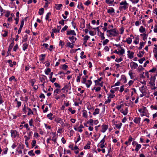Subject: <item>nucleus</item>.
I'll return each instance as SVG.
<instances>
[{
    "mask_svg": "<svg viewBox=\"0 0 157 157\" xmlns=\"http://www.w3.org/2000/svg\"><path fill=\"white\" fill-rule=\"evenodd\" d=\"M106 32L107 35L108 37L115 36L118 35L119 33L118 31L115 28L107 30Z\"/></svg>",
    "mask_w": 157,
    "mask_h": 157,
    "instance_id": "1",
    "label": "nucleus"
},
{
    "mask_svg": "<svg viewBox=\"0 0 157 157\" xmlns=\"http://www.w3.org/2000/svg\"><path fill=\"white\" fill-rule=\"evenodd\" d=\"M120 4L121 6L120 8H121L124 10L127 9L128 6V3L125 0L120 2Z\"/></svg>",
    "mask_w": 157,
    "mask_h": 157,
    "instance_id": "2",
    "label": "nucleus"
},
{
    "mask_svg": "<svg viewBox=\"0 0 157 157\" xmlns=\"http://www.w3.org/2000/svg\"><path fill=\"white\" fill-rule=\"evenodd\" d=\"M157 76V75H155L154 76H151L150 78V81L149 82V84H150L151 86H155V81L156 78L155 77Z\"/></svg>",
    "mask_w": 157,
    "mask_h": 157,
    "instance_id": "3",
    "label": "nucleus"
},
{
    "mask_svg": "<svg viewBox=\"0 0 157 157\" xmlns=\"http://www.w3.org/2000/svg\"><path fill=\"white\" fill-rule=\"evenodd\" d=\"M11 136L13 138H15L16 137L19 135L18 133L16 130H11Z\"/></svg>",
    "mask_w": 157,
    "mask_h": 157,
    "instance_id": "4",
    "label": "nucleus"
},
{
    "mask_svg": "<svg viewBox=\"0 0 157 157\" xmlns=\"http://www.w3.org/2000/svg\"><path fill=\"white\" fill-rule=\"evenodd\" d=\"M59 93V89H56L54 92V97L55 98L58 100L59 99V96L58 94Z\"/></svg>",
    "mask_w": 157,
    "mask_h": 157,
    "instance_id": "5",
    "label": "nucleus"
},
{
    "mask_svg": "<svg viewBox=\"0 0 157 157\" xmlns=\"http://www.w3.org/2000/svg\"><path fill=\"white\" fill-rule=\"evenodd\" d=\"M138 66V64L132 61L130 63V67L132 69H135Z\"/></svg>",
    "mask_w": 157,
    "mask_h": 157,
    "instance_id": "6",
    "label": "nucleus"
},
{
    "mask_svg": "<svg viewBox=\"0 0 157 157\" xmlns=\"http://www.w3.org/2000/svg\"><path fill=\"white\" fill-rule=\"evenodd\" d=\"M108 126L105 124H103L101 126V131L102 132H105L107 129Z\"/></svg>",
    "mask_w": 157,
    "mask_h": 157,
    "instance_id": "7",
    "label": "nucleus"
},
{
    "mask_svg": "<svg viewBox=\"0 0 157 157\" xmlns=\"http://www.w3.org/2000/svg\"><path fill=\"white\" fill-rule=\"evenodd\" d=\"M120 111L124 115H126L128 112V108L127 107H125L124 110L123 109H122L120 110Z\"/></svg>",
    "mask_w": 157,
    "mask_h": 157,
    "instance_id": "8",
    "label": "nucleus"
},
{
    "mask_svg": "<svg viewBox=\"0 0 157 157\" xmlns=\"http://www.w3.org/2000/svg\"><path fill=\"white\" fill-rule=\"evenodd\" d=\"M24 20H22L21 21L20 28H19V29H18V30L17 32L18 34H19L21 33L22 29L24 25Z\"/></svg>",
    "mask_w": 157,
    "mask_h": 157,
    "instance_id": "9",
    "label": "nucleus"
},
{
    "mask_svg": "<svg viewBox=\"0 0 157 157\" xmlns=\"http://www.w3.org/2000/svg\"><path fill=\"white\" fill-rule=\"evenodd\" d=\"M67 35H72L73 36L76 35V33L74 30H71L67 31Z\"/></svg>",
    "mask_w": 157,
    "mask_h": 157,
    "instance_id": "10",
    "label": "nucleus"
},
{
    "mask_svg": "<svg viewBox=\"0 0 157 157\" xmlns=\"http://www.w3.org/2000/svg\"><path fill=\"white\" fill-rule=\"evenodd\" d=\"M51 135V136H50V137L52 138L51 139H52V140L54 141V142L55 143L56 142V135L54 133H52V134H50Z\"/></svg>",
    "mask_w": 157,
    "mask_h": 157,
    "instance_id": "11",
    "label": "nucleus"
},
{
    "mask_svg": "<svg viewBox=\"0 0 157 157\" xmlns=\"http://www.w3.org/2000/svg\"><path fill=\"white\" fill-rule=\"evenodd\" d=\"M141 118L140 117H136L133 121L136 124H139L140 123V121Z\"/></svg>",
    "mask_w": 157,
    "mask_h": 157,
    "instance_id": "12",
    "label": "nucleus"
},
{
    "mask_svg": "<svg viewBox=\"0 0 157 157\" xmlns=\"http://www.w3.org/2000/svg\"><path fill=\"white\" fill-rule=\"evenodd\" d=\"M87 88H89L90 87V86L92 84V82L90 80H88L87 81V82L85 83Z\"/></svg>",
    "mask_w": 157,
    "mask_h": 157,
    "instance_id": "13",
    "label": "nucleus"
},
{
    "mask_svg": "<svg viewBox=\"0 0 157 157\" xmlns=\"http://www.w3.org/2000/svg\"><path fill=\"white\" fill-rule=\"evenodd\" d=\"M91 144V142L90 141H88L87 144L84 147V149H89L90 148V145Z\"/></svg>",
    "mask_w": 157,
    "mask_h": 157,
    "instance_id": "14",
    "label": "nucleus"
},
{
    "mask_svg": "<svg viewBox=\"0 0 157 157\" xmlns=\"http://www.w3.org/2000/svg\"><path fill=\"white\" fill-rule=\"evenodd\" d=\"M100 109L98 108H96L94 110V111L93 113V114L94 116H96V115L99 113Z\"/></svg>",
    "mask_w": 157,
    "mask_h": 157,
    "instance_id": "15",
    "label": "nucleus"
},
{
    "mask_svg": "<svg viewBox=\"0 0 157 157\" xmlns=\"http://www.w3.org/2000/svg\"><path fill=\"white\" fill-rule=\"evenodd\" d=\"M114 9L113 8H111L110 9L108 10L107 13H109L112 14V13L114 12Z\"/></svg>",
    "mask_w": 157,
    "mask_h": 157,
    "instance_id": "16",
    "label": "nucleus"
},
{
    "mask_svg": "<svg viewBox=\"0 0 157 157\" xmlns=\"http://www.w3.org/2000/svg\"><path fill=\"white\" fill-rule=\"evenodd\" d=\"M135 151H136L137 152L141 148V145L140 144H139L138 143L136 144Z\"/></svg>",
    "mask_w": 157,
    "mask_h": 157,
    "instance_id": "17",
    "label": "nucleus"
},
{
    "mask_svg": "<svg viewBox=\"0 0 157 157\" xmlns=\"http://www.w3.org/2000/svg\"><path fill=\"white\" fill-rule=\"evenodd\" d=\"M134 52H131L130 54H128V57L130 59H132L134 57Z\"/></svg>",
    "mask_w": 157,
    "mask_h": 157,
    "instance_id": "18",
    "label": "nucleus"
},
{
    "mask_svg": "<svg viewBox=\"0 0 157 157\" xmlns=\"http://www.w3.org/2000/svg\"><path fill=\"white\" fill-rule=\"evenodd\" d=\"M114 0H105V2L108 5H111L114 2Z\"/></svg>",
    "mask_w": 157,
    "mask_h": 157,
    "instance_id": "19",
    "label": "nucleus"
},
{
    "mask_svg": "<svg viewBox=\"0 0 157 157\" xmlns=\"http://www.w3.org/2000/svg\"><path fill=\"white\" fill-rule=\"evenodd\" d=\"M140 36H143L142 38L144 40H145L147 38V35L146 33L141 34Z\"/></svg>",
    "mask_w": 157,
    "mask_h": 157,
    "instance_id": "20",
    "label": "nucleus"
},
{
    "mask_svg": "<svg viewBox=\"0 0 157 157\" xmlns=\"http://www.w3.org/2000/svg\"><path fill=\"white\" fill-rule=\"evenodd\" d=\"M94 82L96 85H99L100 86H102L103 83V82H102L101 83L99 82H98L97 80H95Z\"/></svg>",
    "mask_w": 157,
    "mask_h": 157,
    "instance_id": "21",
    "label": "nucleus"
},
{
    "mask_svg": "<svg viewBox=\"0 0 157 157\" xmlns=\"http://www.w3.org/2000/svg\"><path fill=\"white\" fill-rule=\"evenodd\" d=\"M67 67L68 66L65 64L61 65L60 66V68L64 70H66Z\"/></svg>",
    "mask_w": 157,
    "mask_h": 157,
    "instance_id": "22",
    "label": "nucleus"
},
{
    "mask_svg": "<svg viewBox=\"0 0 157 157\" xmlns=\"http://www.w3.org/2000/svg\"><path fill=\"white\" fill-rule=\"evenodd\" d=\"M126 42L127 44H130L132 42V39L130 37H128L126 38Z\"/></svg>",
    "mask_w": 157,
    "mask_h": 157,
    "instance_id": "23",
    "label": "nucleus"
},
{
    "mask_svg": "<svg viewBox=\"0 0 157 157\" xmlns=\"http://www.w3.org/2000/svg\"><path fill=\"white\" fill-rule=\"evenodd\" d=\"M27 109L28 111V115H30L31 114H33V112L32 110L29 107H27Z\"/></svg>",
    "mask_w": 157,
    "mask_h": 157,
    "instance_id": "24",
    "label": "nucleus"
},
{
    "mask_svg": "<svg viewBox=\"0 0 157 157\" xmlns=\"http://www.w3.org/2000/svg\"><path fill=\"white\" fill-rule=\"evenodd\" d=\"M145 29L143 26H141L140 28L139 31L141 33H143L145 31Z\"/></svg>",
    "mask_w": 157,
    "mask_h": 157,
    "instance_id": "25",
    "label": "nucleus"
},
{
    "mask_svg": "<svg viewBox=\"0 0 157 157\" xmlns=\"http://www.w3.org/2000/svg\"><path fill=\"white\" fill-rule=\"evenodd\" d=\"M28 46V44L26 43H25L23 44V46L22 49L23 51H25L26 49H27Z\"/></svg>",
    "mask_w": 157,
    "mask_h": 157,
    "instance_id": "26",
    "label": "nucleus"
},
{
    "mask_svg": "<svg viewBox=\"0 0 157 157\" xmlns=\"http://www.w3.org/2000/svg\"><path fill=\"white\" fill-rule=\"evenodd\" d=\"M44 12V9L43 8H42L39 9V14L40 15H42L43 14Z\"/></svg>",
    "mask_w": 157,
    "mask_h": 157,
    "instance_id": "27",
    "label": "nucleus"
},
{
    "mask_svg": "<svg viewBox=\"0 0 157 157\" xmlns=\"http://www.w3.org/2000/svg\"><path fill=\"white\" fill-rule=\"evenodd\" d=\"M68 111L71 112L72 114H74L75 113L76 111L75 110H72V108L70 107H69L68 109Z\"/></svg>",
    "mask_w": 157,
    "mask_h": 157,
    "instance_id": "28",
    "label": "nucleus"
},
{
    "mask_svg": "<svg viewBox=\"0 0 157 157\" xmlns=\"http://www.w3.org/2000/svg\"><path fill=\"white\" fill-rule=\"evenodd\" d=\"M82 116L85 118L87 117V111L86 110H84L82 111Z\"/></svg>",
    "mask_w": 157,
    "mask_h": 157,
    "instance_id": "29",
    "label": "nucleus"
},
{
    "mask_svg": "<svg viewBox=\"0 0 157 157\" xmlns=\"http://www.w3.org/2000/svg\"><path fill=\"white\" fill-rule=\"evenodd\" d=\"M121 48V49L120 50V51L119 52V55H123V54L125 52V50L124 49V48Z\"/></svg>",
    "mask_w": 157,
    "mask_h": 157,
    "instance_id": "30",
    "label": "nucleus"
},
{
    "mask_svg": "<svg viewBox=\"0 0 157 157\" xmlns=\"http://www.w3.org/2000/svg\"><path fill=\"white\" fill-rule=\"evenodd\" d=\"M108 98L111 99L114 98L115 97V95L111 94H108Z\"/></svg>",
    "mask_w": 157,
    "mask_h": 157,
    "instance_id": "31",
    "label": "nucleus"
},
{
    "mask_svg": "<svg viewBox=\"0 0 157 157\" xmlns=\"http://www.w3.org/2000/svg\"><path fill=\"white\" fill-rule=\"evenodd\" d=\"M51 71V70L50 68H47V69L45 70V74L47 75H48L49 74V73Z\"/></svg>",
    "mask_w": 157,
    "mask_h": 157,
    "instance_id": "32",
    "label": "nucleus"
},
{
    "mask_svg": "<svg viewBox=\"0 0 157 157\" xmlns=\"http://www.w3.org/2000/svg\"><path fill=\"white\" fill-rule=\"evenodd\" d=\"M122 125V123H120L119 124H116L115 126L117 128L119 129H120L121 128V126Z\"/></svg>",
    "mask_w": 157,
    "mask_h": 157,
    "instance_id": "33",
    "label": "nucleus"
},
{
    "mask_svg": "<svg viewBox=\"0 0 157 157\" xmlns=\"http://www.w3.org/2000/svg\"><path fill=\"white\" fill-rule=\"evenodd\" d=\"M90 123V125L93 126V120L92 119H90L89 121H87V123Z\"/></svg>",
    "mask_w": 157,
    "mask_h": 157,
    "instance_id": "34",
    "label": "nucleus"
},
{
    "mask_svg": "<svg viewBox=\"0 0 157 157\" xmlns=\"http://www.w3.org/2000/svg\"><path fill=\"white\" fill-rule=\"evenodd\" d=\"M12 48H13V47H11V46H9L8 49V51L7 52V55L6 56V57H7L9 56Z\"/></svg>",
    "mask_w": 157,
    "mask_h": 157,
    "instance_id": "35",
    "label": "nucleus"
},
{
    "mask_svg": "<svg viewBox=\"0 0 157 157\" xmlns=\"http://www.w3.org/2000/svg\"><path fill=\"white\" fill-rule=\"evenodd\" d=\"M27 107H26L25 105L22 109V111L25 114H26L27 113Z\"/></svg>",
    "mask_w": 157,
    "mask_h": 157,
    "instance_id": "36",
    "label": "nucleus"
},
{
    "mask_svg": "<svg viewBox=\"0 0 157 157\" xmlns=\"http://www.w3.org/2000/svg\"><path fill=\"white\" fill-rule=\"evenodd\" d=\"M68 28V27L67 25H65L64 26V27H63L62 29L61 30V32L62 33L64 32L66 30L67 28Z\"/></svg>",
    "mask_w": 157,
    "mask_h": 157,
    "instance_id": "37",
    "label": "nucleus"
},
{
    "mask_svg": "<svg viewBox=\"0 0 157 157\" xmlns=\"http://www.w3.org/2000/svg\"><path fill=\"white\" fill-rule=\"evenodd\" d=\"M121 78L122 80H124V83H126L127 79H126V77L124 75H122V76Z\"/></svg>",
    "mask_w": 157,
    "mask_h": 157,
    "instance_id": "38",
    "label": "nucleus"
},
{
    "mask_svg": "<svg viewBox=\"0 0 157 157\" xmlns=\"http://www.w3.org/2000/svg\"><path fill=\"white\" fill-rule=\"evenodd\" d=\"M100 35H99V36L101 37V40H104L105 39V37H104V33H102L101 32H100Z\"/></svg>",
    "mask_w": 157,
    "mask_h": 157,
    "instance_id": "39",
    "label": "nucleus"
},
{
    "mask_svg": "<svg viewBox=\"0 0 157 157\" xmlns=\"http://www.w3.org/2000/svg\"><path fill=\"white\" fill-rule=\"evenodd\" d=\"M28 37V36L26 34L23 37L22 42H26L27 41Z\"/></svg>",
    "mask_w": 157,
    "mask_h": 157,
    "instance_id": "40",
    "label": "nucleus"
},
{
    "mask_svg": "<svg viewBox=\"0 0 157 157\" xmlns=\"http://www.w3.org/2000/svg\"><path fill=\"white\" fill-rule=\"evenodd\" d=\"M28 154L29 155L34 156L35 155V154L33 153V150H31L30 151L28 152Z\"/></svg>",
    "mask_w": 157,
    "mask_h": 157,
    "instance_id": "41",
    "label": "nucleus"
},
{
    "mask_svg": "<svg viewBox=\"0 0 157 157\" xmlns=\"http://www.w3.org/2000/svg\"><path fill=\"white\" fill-rule=\"evenodd\" d=\"M80 54L81 55L80 57L81 59H83L86 58V55H84L83 56H82L84 54V52H81Z\"/></svg>",
    "mask_w": 157,
    "mask_h": 157,
    "instance_id": "42",
    "label": "nucleus"
},
{
    "mask_svg": "<svg viewBox=\"0 0 157 157\" xmlns=\"http://www.w3.org/2000/svg\"><path fill=\"white\" fill-rule=\"evenodd\" d=\"M53 116V114L51 113H50L47 115V117L50 120H52V116Z\"/></svg>",
    "mask_w": 157,
    "mask_h": 157,
    "instance_id": "43",
    "label": "nucleus"
},
{
    "mask_svg": "<svg viewBox=\"0 0 157 157\" xmlns=\"http://www.w3.org/2000/svg\"><path fill=\"white\" fill-rule=\"evenodd\" d=\"M36 82V80L34 79H31L30 81V82L31 83V85L33 86L35 82Z\"/></svg>",
    "mask_w": 157,
    "mask_h": 157,
    "instance_id": "44",
    "label": "nucleus"
},
{
    "mask_svg": "<svg viewBox=\"0 0 157 157\" xmlns=\"http://www.w3.org/2000/svg\"><path fill=\"white\" fill-rule=\"evenodd\" d=\"M109 40L107 39H106L105 40L103 41V45H105V44H107L109 42Z\"/></svg>",
    "mask_w": 157,
    "mask_h": 157,
    "instance_id": "45",
    "label": "nucleus"
},
{
    "mask_svg": "<svg viewBox=\"0 0 157 157\" xmlns=\"http://www.w3.org/2000/svg\"><path fill=\"white\" fill-rule=\"evenodd\" d=\"M145 60V59L144 57H143L139 60H138V61L140 63H142Z\"/></svg>",
    "mask_w": 157,
    "mask_h": 157,
    "instance_id": "46",
    "label": "nucleus"
},
{
    "mask_svg": "<svg viewBox=\"0 0 157 157\" xmlns=\"http://www.w3.org/2000/svg\"><path fill=\"white\" fill-rule=\"evenodd\" d=\"M41 57L40 58V60H44V59L45 56V54H41L40 55Z\"/></svg>",
    "mask_w": 157,
    "mask_h": 157,
    "instance_id": "47",
    "label": "nucleus"
},
{
    "mask_svg": "<svg viewBox=\"0 0 157 157\" xmlns=\"http://www.w3.org/2000/svg\"><path fill=\"white\" fill-rule=\"evenodd\" d=\"M52 32L54 33H57L59 32V29H57L55 28L52 29Z\"/></svg>",
    "mask_w": 157,
    "mask_h": 157,
    "instance_id": "48",
    "label": "nucleus"
},
{
    "mask_svg": "<svg viewBox=\"0 0 157 157\" xmlns=\"http://www.w3.org/2000/svg\"><path fill=\"white\" fill-rule=\"evenodd\" d=\"M91 3V2L90 1V0H87L84 3V4L85 5L88 6Z\"/></svg>",
    "mask_w": 157,
    "mask_h": 157,
    "instance_id": "49",
    "label": "nucleus"
},
{
    "mask_svg": "<svg viewBox=\"0 0 157 157\" xmlns=\"http://www.w3.org/2000/svg\"><path fill=\"white\" fill-rule=\"evenodd\" d=\"M90 36L88 35H86L83 38V40L86 41L90 38Z\"/></svg>",
    "mask_w": 157,
    "mask_h": 157,
    "instance_id": "50",
    "label": "nucleus"
},
{
    "mask_svg": "<svg viewBox=\"0 0 157 157\" xmlns=\"http://www.w3.org/2000/svg\"><path fill=\"white\" fill-rule=\"evenodd\" d=\"M151 108L153 109L157 110V105L154 106L153 105H151L150 107Z\"/></svg>",
    "mask_w": 157,
    "mask_h": 157,
    "instance_id": "51",
    "label": "nucleus"
},
{
    "mask_svg": "<svg viewBox=\"0 0 157 157\" xmlns=\"http://www.w3.org/2000/svg\"><path fill=\"white\" fill-rule=\"evenodd\" d=\"M82 83L83 84L85 83L87 81L86 79V78H85L83 77H82Z\"/></svg>",
    "mask_w": 157,
    "mask_h": 157,
    "instance_id": "52",
    "label": "nucleus"
},
{
    "mask_svg": "<svg viewBox=\"0 0 157 157\" xmlns=\"http://www.w3.org/2000/svg\"><path fill=\"white\" fill-rule=\"evenodd\" d=\"M122 60H123V59H122V58L121 57H120L119 59L116 58V59L115 61L118 63H119V62H121V61H122Z\"/></svg>",
    "mask_w": 157,
    "mask_h": 157,
    "instance_id": "53",
    "label": "nucleus"
},
{
    "mask_svg": "<svg viewBox=\"0 0 157 157\" xmlns=\"http://www.w3.org/2000/svg\"><path fill=\"white\" fill-rule=\"evenodd\" d=\"M106 136L105 135L104 136V138L101 140L100 141V143L101 144H104L105 142V137H106Z\"/></svg>",
    "mask_w": 157,
    "mask_h": 157,
    "instance_id": "54",
    "label": "nucleus"
},
{
    "mask_svg": "<svg viewBox=\"0 0 157 157\" xmlns=\"http://www.w3.org/2000/svg\"><path fill=\"white\" fill-rule=\"evenodd\" d=\"M18 48V44H16L14 46L13 48V51H14L16 52V51L17 49Z\"/></svg>",
    "mask_w": 157,
    "mask_h": 157,
    "instance_id": "55",
    "label": "nucleus"
},
{
    "mask_svg": "<svg viewBox=\"0 0 157 157\" xmlns=\"http://www.w3.org/2000/svg\"><path fill=\"white\" fill-rule=\"evenodd\" d=\"M132 138L131 136H130L129 137L128 141L129 143V144H130L131 142L132 141Z\"/></svg>",
    "mask_w": 157,
    "mask_h": 157,
    "instance_id": "56",
    "label": "nucleus"
},
{
    "mask_svg": "<svg viewBox=\"0 0 157 157\" xmlns=\"http://www.w3.org/2000/svg\"><path fill=\"white\" fill-rule=\"evenodd\" d=\"M124 85H122L121 86L120 89L119 90L120 92L122 93L124 90Z\"/></svg>",
    "mask_w": 157,
    "mask_h": 157,
    "instance_id": "57",
    "label": "nucleus"
},
{
    "mask_svg": "<svg viewBox=\"0 0 157 157\" xmlns=\"http://www.w3.org/2000/svg\"><path fill=\"white\" fill-rule=\"evenodd\" d=\"M121 33L120 34H122L123 33L124 31V29L123 28V27H122L120 30Z\"/></svg>",
    "mask_w": 157,
    "mask_h": 157,
    "instance_id": "58",
    "label": "nucleus"
},
{
    "mask_svg": "<svg viewBox=\"0 0 157 157\" xmlns=\"http://www.w3.org/2000/svg\"><path fill=\"white\" fill-rule=\"evenodd\" d=\"M156 70V68L155 67H153L150 70L149 72H155Z\"/></svg>",
    "mask_w": 157,
    "mask_h": 157,
    "instance_id": "59",
    "label": "nucleus"
},
{
    "mask_svg": "<svg viewBox=\"0 0 157 157\" xmlns=\"http://www.w3.org/2000/svg\"><path fill=\"white\" fill-rule=\"evenodd\" d=\"M31 67V66L28 64L27 66H26L25 67V70L26 71H27Z\"/></svg>",
    "mask_w": 157,
    "mask_h": 157,
    "instance_id": "60",
    "label": "nucleus"
},
{
    "mask_svg": "<svg viewBox=\"0 0 157 157\" xmlns=\"http://www.w3.org/2000/svg\"><path fill=\"white\" fill-rule=\"evenodd\" d=\"M50 14H51V13H50V12L48 13L46 15V17H45V19L46 20H48V19L49 18V15H50Z\"/></svg>",
    "mask_w": 157,
    "mask_h": 157,
    "instance_id": "61",
    "label": "nucleus"
},
{
    "mask_svg": "<svg viewBox=\"0 0 157 157\" xmlns=\"http://www.w3.org/2000/svg\"><path fill=\"white\" fill-rule=\"evenodd\" d=\"M4 32L5 33L2 34V36L3 37H6L7 36L8 32L6 30H4Z\"/></svg>",
    "mask_w": 157,
    "mask_h": 157,
    "instance_id": "62",
    "label": "nucleus"
},
{
    "mask_svg": "<svg viewBox=\"0 0 157 157\" xmlns=\"http://www.w3.org/2000/svg\"><path fill=\"white\" fill-rule=\"evenodd\" d=\"M33 119H31L29 121V125L30 126H33Z\"/></svg>",
    "mask_w": 157,
    "mask_h": 157,
    "instance_id": "63",
    "label": "nucleus"
},
{
    "mask_svg": "<svg viewBox=\"0 0 157 157\" xmlns=\"http://www.w3.org/2000/svg\"><path fill=\"white\" fill-rule=\"evenodd\" d=\"M40 81L43 83L45 82V78L43 77H40Z\"/></svg>",
    "mask_w": 157,
    "mask_h": 157,
    "instance_id": "64",
    "label": "nucleus"
}]
</instances>
